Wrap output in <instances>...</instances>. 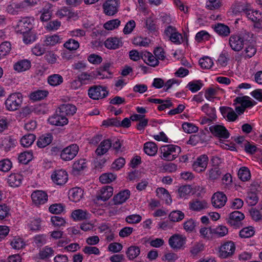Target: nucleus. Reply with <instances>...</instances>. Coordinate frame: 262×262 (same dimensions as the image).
Wrapping results in <instances>:
<instances>
[{
	"instance_id": "nucleus-1",
	"label": "nucleus",
	"mask_w": 262,
	"mask_h": 262,
	"mask_svg": "<svg viewBox=\"0 0 262 262\" xmlns=\"http://www.w3.org/2000/svg\"><path fill=\"white\" fill-rule=\"evenodd\" d=\"M23 99V95L20 93L10 94L4 103L6 109L12 112L18 110L21 106Z\"/></svg>"
},
{
	"instance_id": "nucleus-2",
	"label": "nucleus",
	"mask_w": 262,
	"mask_h": 262,
	"mask_svg": "<svg viewBox=\"0 0 262 262\" xmlns=\"http://www.w3.org/2000/svg\"><path fill=\"white\" fill-rule=\"evenodd\" d=\"M161 157L167 161L174 160L181 152V148L176 145L168 144L162 146L160 148Z\"/></svg>"
},
{
	"instance_id": "nucleus-3",
	"label": "nucleus",
	"mask_w": 262,
	"mask_h": 262,
	"mask_svg": "<svg viewBox=\"0 0 262 262\" xmlns=\"http://www.w3.org/2000/svg\"><path fill=\"white\" fill-rule=\"evenodd\" d=\"M34 22L33 17H25L21 18L15 27L16 32L23 34H27L33 29Z\"/></svg>"
},
{
	"instance_id": "nucleus-4",
	"label": "nucleus",
	"mask_w": 262,
	"mask_h": 262,
	"mask_svg": "<svg viewBox=\"0 0 262 262\" xmlns=\"http://www.w3.org/2000/svg\"><path fill=\"white\" fill-rule=\"evenodd\" d=\"M88 96L93 100L102 99L108 95V91L105 86L93 85L88 90Z\"/></svg>"
},
{
	"instance_id": "nucleus-5",
	"label": "nucleus",
	"mask_w": 262,
	"mask_h": 262,
	"mask_svg": "<svg viewBox=\"0 0 262 262\" xmlns=\"http://www.w3.org/2000/svg\"><path fill=\"white\" fill-rule=\"evenodd\" d=\"M79 150V146L76 144H72L62 150L60 158L65 161L72 160L76 156Z\"/></svg>"
},
{
	"instance_id": "nucleus-6",
	"label": "nucleus",
	"mask_w": 262,
	"mask_h": 262,
	"mask_svg": "<svg viewBox=\"0 0 262 262\" xmlns=\"http://www.w3.org/2000/svg\"><path fill=\"white\" fill-rule=\"evenodd\" d=\"M235 250V246L232 241L224 243L219 248L218 255L220 258H226L231 256Z\"/></svg>"
},
{
	"instance_id": "nucleus-7",
	"label": "nucleus",
	"mask_w": 262,
	"mask_h": 262,
	"mask_svg": "<svg viewBox=\"0 0 262 262\" xmlns=\"http://www.w3.org/2000/svg\"><path fill=\"white\" fill-rule=\"evenodd\" d=\"M209 130L214 137L220 139L221 140L228 139L230 136L229 132L223 125H212L209 127Z\"/></svg>"
},
{
	"instance_id": "nucleus-8",
	"label": "nucleus",
	"mask_w": 262,
	"mask_h": 262,
	"mask_svg": "<svg viewBox=\"0 0 262 262\" xmlns=\"http://www.w3.org/2000/svg\"><path fill=\"white\" fill-rule=\"evenodd\" d=\"M119 0H107L103 5L104 13L108 16H113L117 13Z\"/></svg>"
},
{
	"instance_id": "nucleus-9",
	"label": "nucleus",
	"mask_w": 262,
	"mask_h": 262,
	"mask_svg": "<svg viewBox=\"0 0 262 262\" xmlns=\"http://www.w3.org/2000/svg\"><path fill=\"white\" fill-rule=\"evenodd\" d=\"M209 159L206 155H202L196 159L192 164V167L197 172H202L206 169Z\"/></svg>"
},
{
	"instance_id": "nucleus-10",
	"label": "nucleus",
	"mask_w": 262,
	"mask_h": 262,
	"mask_svg": "<svg viewBox=\"0 0 262 262\" xmlns=\"http://www.w3.org/2000/svg\"><path fill=\"white\" fill-rule=\"evenodd\" d=\"M227 201V197L223 192L218 191L213 194L211 198L212 206L215 208L224 207Z\"/></svg>"
},
{
	"instance_id": "nucleus-11",
	"label": "nucleus",
	"mask_w": 262,
	"mask_h": 262,
	"mask_svg": "<svg viewBox=\"0 0 262 262\" xmlns=\"http://www.w3.org/2000/svg\"><path fill=\"white\" fill-rule=\"evenodd\" d=\"M49 122L53 125L63 126L68 123V119L63 116L61 112H59L58 109L56 113L48 119Z\"/></svg>"
},
{
	"instance_id": "nucleus-12",
	"label": "nucleus",
	"mask_w": 262,
	"mask_h": 262,
	"mask_svg": "<svg viewBox=\"0 0 262 262\" xmlns=\"http://www.w3.org/2000/svg\"><path fill=\"white\" fill-rule=\"evenodd\" d=\"M245 40L241 35H232L229 38V43L231 49L235 51H241L245 45Z\"/></svg>"
},
{
	"instance_id": "nucleus-13",
	"label": "nucleus",
	"mask_w": 262,
	"mask_h": 262,
	"mask_svg": "<svg viewBox=\"0 0 262 262\" xmlns=\"http://www.w3.org/2000/svg\"><path fill=\"white\" fill-rule=\"evenodd\" d=\"M31 199L33 202L36 205H40L46 203L48 200L47 193L42 190H36L34 191L31 194Z\"/></svg>"
},
{
	"instance_id": "nucleus-14",
	"label": "nucleus",
	"mask_w": 262,
	"mask_h": 262,
	"mask_svg": "<svg viewBox=\"0 0 262 262\" xmlns=\"http://www.w3.org/2000/svg\"><path fill=\"white\" fill-rule=\"evenodd\" d=\"M53 181L57 185L64 184L68 180L67 171L63 169L55 170L51 176Z\"/></svg>"
},
{
	"instance_id": "nucleus-15",
	"label": "nucleus",
	"mask_w": 262,
	"mask_h": 262,
	"mask_svg": "<svg viewBox=\"0 0 262 262\" xmlns=\"http://www.w3.org/2000/svg\"><path fill=\"white\" fill-rule=\"evenodd\" d=\"M244 218L245 215L243 213L238 211H234L230 213L227 222L230 225L237 227L239 226L241 221Z\"/></svg>"
},
{
	"instance_id": "nucleus-16",
	"label": "nucleus",
	"mask_w": 262,
	"mask_h": 262,
	"mask_svg": "<svg viewBox=\"0 0 262 262\" xmlns=\"http://www.w3.org/2000/svg\"><path fill=\"white\" fill-rule=\"evenodd\" d=\"M223 174L222 169L219 166H212L209 168L206 173L207 179L212 182L220 179Z\"/></svg>"
},
{
	"instance_id": "nucleus-17",
	"label": "nucleus",
	"mask_w": 262,
	"mask_h": 262,
	"mask_svg": "<svg viewBox=\"0 0 262 262\" xmlns=\"http://www.w3.org/2000/svg\"><path fill=\"white\" fill-rule=\"evenodd\" d=\"M168 243L172 249H180L185 243V238L179 234H174L169 238Z\"/></svg>"
},
{
	"instance_id": "nucleus-18",
	"label": "nucleus",
	"mask_w": 262,
	"mask_h": 262,
	"mask_svg": "<svg viewBox=\"0 0 262 262\" xmlns=\"http://www.w3.org/2000/svg\"><path fill=\"white\" fill-rule=\"evenodd\" d=\"M220 111L223 117L230 122H233L238 117L236 113L234 110L228 106H221L220 108Z\"/></svg>"
},
{
	"instance_id": "nucleus-19",
	"label": "nucleus",
	"mask_w": 262,
	"mask_h": 262,
	"mask_svg": "<svg viewBox=\"0 0 262 262\" xmlns=\"http://www.w3.org/2000/svg\"><path fill=\"white\" fill-rule=\"evenodd\" d=\"M113 194V188L110 186L103 187L97 195V200L105 201L108 200Z\"/></svg>"
},
{
	"instance_id": "nucleus-20",
	"label": "nucleus",
	"mask_w": 262,
	"mask_h": 262,
	"mask_svg": "<svg viewBox=\"0 0 262 262\" xmlns=\"http://www.w3.org/2000/svg\"><path fill=\"white\" fill-rule=\"evenodd\" d=\"M189 209L194 211H201L208 207L207 202L205 201H200L195 199L191 201L189 203Z\"/></svg>"
},
{
	"instance_id": "nucleus-21",
	"label": "nucleus",
	"mask_w": 262,
	"mask_h": 262,
	"mask_svg": "<svg viewBox=\"0 0 262 262\" xmlns=\"http://www.w3.org/2000/svg\"><path fill=\"white\" fill-rule=\"evenodd\" d=\"M214 31L222 37H227L230 33V29L224 24L217 23L212 26Z\"/></svg>"
},
{
	"instance_id": "nucleus-22",
	"label": "nucleus",
	"mask_w": 262,
	"mask_h": 262,
	"mask_svg": "<svg viewBox=\"0 0 262 262\" xmlns=\"http://www.w3.org/2000/svg\"><path fill=\"white\" fill-rule=\"evenodd\" d=\"M23 176L18 173H13L10 174L7 179V183L12 187H19L22 183Z\"/></svg>"
},
{
	"instance_id": "nucleus-23",
	"label": "nucleus",
	"mask_w": 262,
	"mask_h": 262,
	"mask_svg": "<svg viewBox=\"0 0 262 262\" xmlns=\"http://www.w3.org/2000/svg\"><path fill=\"white\" fill-rule=\"evenodd\" d=\"M104 46L108 49L115 50L122 46V42L118 37H109L104 41Z\"/></svg>"
},
{
	"instance_id": "nucleus-24",
	"label": "nucleus",
	"mask_w": 262,
	"mask_h": 262,
	"mask_svg": "<svg viewBox=\"0 0 262 262\" xmlns=\"http://www.w3.org/2000/svg\"><path fill=\"white\" fill-rule=\"evenodd\" d=\"M141 58L148 65L151 67H156L159 64L158 59L150 52L145 51L142 52Z\"/></svg>"
},
{
	"instance_id": "nucleus-25",
	"label": "nucleus",
	"mask_w": 262,
	"mask_h": 262,
	"mask_svg": "<svg viewBox=\"0 0 262 262\" xmlns=\"http://www.w3.org/2000/svg\"><path fill=\"white\" fill-rule=\"evenodd\" d=\"M112 146L110 139H105L101 142L96 150V154L98 156H102L106 154Z\"/></svg>"
},
{
	"instance_id": "nucleus-26",
	"label": "nucleus",
	"mask_w": 262,
	"mask_h": 262,
	"mask_svg": "<svg viewBox=\"0 0 262 262\" xmlns=\"http://www.w3.org/2000/svg\"><path fill=\"white\" fill-rule=\"evenodd\" d=\"M58 109L59 112H61L66 117L67 116L73 115L77 110L74 105L69 103L63 104L60 105Z\"/></svg>"
},
{
	"instance_id": "nucleus-27",
	"label": "nucleus",
	"mask_w": 262,
	"mask_h": 262,
	"mask_svg": "<svg viewBox=\"0 0 262 262\" xmlns=\"http://www.w3.org/2000/svg\"><path fill=\"white\" fill-rule=\"evenodd\" d=\"M130 196V191L124 190L119 192L113 198V202L115 205L122 204L124 203Z\"/></svg>"
},
{
	"instance_id": "nucleus-28",
	"label": "nucleus",
	"mask_w": 262,
	"mask_h": 262,
	"mask_svg": "<svg viewBox=\"0 0 262 262\" xmlns=\"http://www.w3.org/2000/svg\"><path fill=\"white\" fill-rule=\"evenodd\" d=\"M31 67V62L28 59H22L18 61L13 65V69L18 72L29 70Z\"/></svg>"
},
{
	"instance_id": "nucleus-29",
	"label": "nucleus",
	"mask_w": 262,
	"mask_h": 262,
	"mask_svg": "<svg viewBox=\"0 0 262 262\" xmlns=\"http://www.w3.org/2000/svg\"><path fill=\"white\" fill-rule=\"evenodd\" d=\"M69 198L74 202L79 201L83 194V190L79 187H75L71 189L69 191Z\"/></svg>"
},
{
	"instance_id": "nucleus-30",
	"label": "nucleus",
	"mask_w": 262,
	"mask_h": 262,
	"mask_svg": "<svg viewBox=\"0 0 262 262\" xmlns=\"http://www.w3.org/2000/svg\"><path fill=\"white\" fill-rule=\"evenodd\" d=\"M47 82L52 86H57L63 83V78L61 75L58 74H53L48 77Z\"/></svg>"
},
{
	"instance_id": "nucleus-31",
	"label": "nucleus",
	"mask_w": 262,
	"mask_h": 262,
	"mask_svg": "<svg viewBox=\"0 0 262 262\" xmlns=\"http://www.w3.org/2000/svg\"><path fill=\"white\" fill-rule=\"evenodd\" d=\"M24 8L23 7L21 2H12L9 4L7 8L6 11L10 14L15 15L17 14L19 12L23 11Z\"/></svg>"
},
{
	"instance_id": "nucleus-32",
	"label": "nucleus",
	"mask_w": 262,
	"mask_h": 262,
	"mask_svg": "<svg viewBox=\"0 0 262 262\" xmlns=\"http://www.w3.org/2000/svg\"><path fill=\"white\" fill-rule=\"evenodd\" d=\"M234 101L241 104L245 108L251 107L255 105L256 102L252 100L249 96L237 97L235 98Z\"/></svg>"
},
{
	"instance_id": "nucleus-33",
	"label": "nucleus",
	"mask_w": 262,
	"mask_h": 262,
	"mask_svg": "<svg viewBox=\"0 0 262 262\" xmlns=\"http://www.w3.org/2000/svg\"><path fill=\"white\" fill-rule=\"evenodd\" d=\"M16 140L12 136L5 137L2 141V146L5 150L9 151L16 146Z\"/></svg>"
},
{
	"instance_id": "nucleus-34",
	"label": "nucleus",
	"mask_w": 262,
	"mask_h": 262,
	"mask_svg": "<svg viewBox=\"0 0 262 262\" xmlns=\"http://www.w3.org/2000/svg\"><path fill=\"white\" fill-rule=\"evenodd\" d=\"M53 140L51 134H47L40 136L37 141V145L39 148H44L49 145Z\"/></svg>"
},
{
	"instance_id": "nucleus-35",
	"label": "nucleus",
	"mask_w": 262,
	"mask_h": 262,
	"mask_svg": "<svg viewBox=\"0 0 262 262\" xmlns=\"http://www.w3.org/2000/svg\"><path fill=\"white\" fill-rule=\"evenodd\" d=\"M244 13L247 17L253 22L259 20L261 18V14L257 10L246 8L244 9Z\"/></svg>"
},
{
	"instance_id": "nucleus-36",
	"label": "nucleus",
	"mask_w": 262,
	"mask_h": 262,
	"mask_svg": "<svg viewBox=\"0 0 262 262\" xmlns=\"http://www.w3.org/2000/svg\"><path fill=\"white\" fill-rule=\"evenodd\" d=\"M89 214L85 210L77 209L73 211L71 216L75 221H80L89 218Z\"/></svg>"
},
{
	"instance_id": "nucleus-37",
	"label": "nucleus",
	"mask_w": 262,
	"mask_h": 262,
	"mask_svg": "<svg viewBox=\"0 0 262 262\" xmlns=\"http://www.w3.org/2000/svg\"><path fill=\"white\" fill-rule=\"evenodd\" d=\"M204 84L201 80H194L188 82L186 86L192 93H195L200 90Z\"/></svg>"
},
{
	"instance_id": "nucleus-38",
	"label": "nucleus",
	"mask_w": 262,
	"mask_h": 262,
	"mask_svg": "<svg viewBox=\"0 0 262 262\" xmlns=\"http://www.w3.org/2000/svg\"><path fill=\"white\" fill-rule=\"evenodd\" d=\"M49 95L47 90H38L30 94V98L34 101H38L43 99Z\"/></svg>"
},
{
	"instance_id": "nucleus-39",
	"label": "nucleus",
	"mask_w": 262,
	"mask_h": 262,
	"mask_svg": "<svg viewBox=\"0 0 262 262\" xmlns=\"http://www.w3.org/2000/svg\"><path fill=\"white\" fill-rule=\"evenodd\" d=\"M36 136L33 134L24 135L20 139V144L24 147H30L34 142Z\"/></svg>"
},
{
	"instance_id": "nucleus-40",
	"label": "nucleus",
	"mask_w": 262,
	"mask_h": 262,
	"mask_svg": "<svg viewBox=\"0 0 262 262\" xmlns=\"http://www.w3.org/2000/svg\"><path fill=\"white\" fill-rule=\"evenodd\" d=\"M144 152L150 156H155L158 150L156 144L152 142H147L144 145Z\"/></svg>"
},
{
	"instance_id": "nucleus-41",
	"label": "nucleus",
	"mask_w": 262,
	"mask_h": 262,
	"mask_svg": "<svg viewBox=\"0 0 262 262\" xmlns=\"http://www.w3.org/2000/svg\"><path fill=\"white\" fill-rule=\"evenodd\" d=\"M191 188L189 185H183L177 190V197L179 199H186L191 193Z\"/></svg>"
},
{
	"instance_id": "nucleus-42",
	"label": "nucleus",
	"mask_w": 262,
	"mask_h": 262,
	"mask_svg": "<svg viewBox=\"0 0 262 262\" xmlns=\"http://www.w3.org/2000/svg\"><path fill=\"white\" fill-rule=\"evenodd\" d=\"M10 245L12 248L19 250L25 247V243L22 238L19 236H14L10 242Z\"/></svg>"
},
{
	"instance_id": "nucleus-43",
	"label": "nucleus",
	"mask_w": 262,
	"mask_h": 262,
	"mask_svg": "<svg viewBox=\"0 0 262 262\" xmlns=\"http://www.w3.org/2000/svg\"><path fill=\"white\" fill-rule=\"evenodd\" d=\"M11 49V45L9 41H4L0 45V59L7 55Z\"/></svg>"
},
{
	"instance_id": "nucleus-44",
	"label": "nucleus",
	"mask_w": 262,
	"mask_h": 262,
	"mask_svg": "<svg viewBox=\"0 0 262 262\" xmlns=\"http://www.w3.org/2000/svg\"><path fill=\"white\" fill-rule=\"evenodd\" d=\"M150 42V39L147 37L137 36L133 39V43L140 47H147Z\"/></svg>"
},
{
	"instance_id": "nucleus-45",
	"label": "nucleus",
	"mask_w": 262,
	"mask_h": 262,
	"mask_svg": "<svg viewBox=\"0 0 262 262\" xmlns=\"http://www.w3.org/2000/svg\"><path fill=\"white\" fill-rule=\"evenodd\" d=\"M10 215V207L5 203L0 204V221L8 217Z\"/></svg>"
},
{
	"instance_id": "nucleus-46",
	"label": "nucleus",
	"mask_w": 262,
	"mask_h": 262,
	"mask_svg": "<svg viewBox=\"0 0 262 262\" xmlns=\"http://www.w3.org/2000/svg\"><path fill=\"white\" fill-rule=\"evenodd\" d=\"M245 49L243 51L244 55L245 57L250 58L253 57L256 53V49L255 47L251 43H247Z\"/></svg>"
},
{
	"instance_id": "nucleus-47",
	"label": "nucleus",
	"mask_w": 262,
	"mask_h": 262,
	"mask_svg": "<svg viewBox=\"0 0 262 262\" xmlns=\"http://www.w3.org/2000/svg\"><path fill=\"white\" fill-rule=\"evenodd\" d=\"M33 158V152L32 150L26 151L18 156V160L20 163L27 164Z\"/></svg>"
},
{
	"instance_id": "nucleus-48",
	"label": "nucleus",
	"mask_w": 262,
	"mask_h": 262,
	"mask_svg": "<svg viewBox=\"0 0 262 262\" xmlns=\"http://www.w3.org/2000/svg\"><path fill=\"white\" fill-rule=\"evenodd\" d=\"M238 177L243 181H248L251 178L249 169L246 167H242L238 170Z\"/></svg>"
},
{
	"instance_id": "nucleus-49",
	"label": "nucleus",
	"mask_w": 262,
	"mask_h": 262,
	"mask_svg": "<svg viewBox=\"0 0 262 262\" xmlns=\"http://www.w3.org/2000/svg\"><path fill=\"white\" fill-rule=\"evenodd\" d=\"M140 248L138 246H130L129 247L126 253L129 259H133L137 257L140 254Z\"/></svg>"
},
{
	"instance_id": "nucleus-50",
	"label": "nucleus",
	"mask_w": 262,
	"mask_h": 262,
	"mask_svg": "<svg viewBox=\"0 0 262 262\" xmlns=\"http://www.w3.org/2000/svg\"><path fill=\"white\" fill-rule=\"evenodd\" d=\"M184 214L181 211L176 210L172 211L169 215L170 220L173 222H180L184 218Z\"/></svg>"
},
{
	"instance_id": "nucleus-51",
	"label": "nucleus",
	"mask_w": 262,
	"mask_h": 262,
	"mask_svg": "<svg viewBox=\"0 0 262 262\" xmlns=\"http://www.w3.org/2000/svg\"><path fill=\"white\" fill-rule=\"evenodd\" d=\"M61 39V38L58 35L47 36L45 40V43L47 46H53L60 43Z\"/></svg>"
},
{
	"instance_id": "nucleus-52",
	"label": "nucleus",
	"mask_w": 262,
	"mask_h": 262,
	"mask_svg": "<svg viewBox=\"0 0 262 262\" xmlns=\"http://www.w3.org/2000/svg\"><path fill=\"white\" fill-rule=\"evenodd\" d=\"M63 46L70 51H75L79 47V43L75 39L70 38L64 43Z\"/></svg>"
},
{
	"instance_id": "nucleus-53",
	"label": "nucleus",
	"mask_w": 262,
	"mask_h": 262,
	"mask_svg": "<svg viewBox=\"0 0 262 262\" xmlns=\"http://www.w3.org/2000/svg\"><path fill=\"white\" fill-rule=\"evenodd\" d=\"M54 251L52 248L46 246L40 251L39 253V256L41 259H44L53 256L54 255Z\"/></svg>"
},
{
	"instance_id": "nucleus-54",
	"label": "nucleus",
	"mask_w": 262,
	"mask_h": 262,
	"mask_svg": "<svg viewBox=\"0 0 262 262\" xmlns=\"http://www.w3.org/2000/svg\"><path fill=\"white\" fill-rule=\"evenodd\" d=\"M120 23L118 19H114L106 22L103 27L106 30H113L117 28L120 26Z\"/></svg>"
},
{
	"instance_id": "nucleus-55",
	"label": "nucleus",
	"mask_w": 262,
	"mask_h": 262,
	"mask_svg": "<svg viewBox=\"0 0 262 262\" xmlns=\"http://www.w3.org/2000/svg\"><path fill=\"white\" fill-rule=\"evenodd\" d=\"M116 176L112 173H105L99 177L100 182L102 183H110L115 180Z\"/></svg>"
},
{
	"instance_id": "nucleus-56",
	"label": "nucleus",
	"mask_w": 262,
	"mask_h": 262,
	"mask_svg": "<svg viewBox=\"0 0 262 262\" xmlns=\"http://www.w3.org/2000/svg\"><path fill=\"white\" fill-rule=\"evenodd\" d=\"M87 167L85 159L76 161L73 165V169L75 171H80Z\"/></svg>"
},
{
	"instance_id": "nucleus-57",
	"label": "nucleus",
	"mask_w": 262,
	"mask_h": 262,
	"mask_svg": "<svg viewBox=\"0 0 262 262\" xmlns=\"http://www.w3.org/2000/svg\"><path fill=\"white\" fill-rule=\"evenodd\" d=\"M12 167L11 161L8 159H5L0 161V171L3 172L9 171Z\"/></svg>"
},
{
	"instance_id": "nucleus-58",
	"label": "nucleus",
	"mask_w": 262,
	"mask_h": 262,
	"mask_svg": "<svg viewBox=\"0 0 262 262\" xmlns=\"http://www.w3.org/2000/svg\"><path fill=\"white\" fill-rule=\"evenodd\" d=\"M182 127L183 130L188 134L196 133L198 131V127L193 123L184 122Z\"/></svg>"
},
{
	"instance_id": "nucleus-59",
	"label": "nucleus",
	"mask_w": 262,
	"mask_h": 262,
	"mask_svg": "<svg viewBox=\"0 0 262 262\" xmlns=\"http://www.w3.org/2000/svg\"><path fill=\"white\" fill-rule=\"evenodd\" d=\"M199 64L203 69H210L212 67L213 62L211 58L206 56L199 60Z\"/></svg>"
},
{
	"instance_id": "nucleus-60",
	"label": "nucleus",
	"mask_w": 262,
	"mask_h": 262,
	"mask_svg": "<svg viewBox=\"0 0 262 262\" xmlns=\"http://www.w3.org/2000/svg\"><path fill=\"white\" fill-rule=\"evenodd\" d=\"M222 6L220 0H207L206 7L208 10H215L219 9Z\"/></svg>"
},
{
	"instance_id": "nucleus-61",
	"label": "nucleus",
	"mask_w": 262,
	"mask_h": 262,
	"mask_svg": "<svg viewBox=\"0 0 262 262\" xmlns=\"http://www.w3.org/2000/svg\"><path fill=\"white\" fill-rule=\"evenodd\" d=\"M254 234V231L252 227H248L243 228L239 232V236L242 238H249Z\"/></svg>"
},
{
	"instance_id": "nucleus-62",
	"label": "nucleus",
	"mask_w": 262,
	"mask_h": 262,
	"mask_svg": "<svg viewBox=\"0 0 262 262\" xmlns=\"http://www.w3.org/2000/svg\"><path fill=\"white\" fill-rule=\"evenodd\" d=\"M64 206L62 204H54L51 205L49 210L50 212L53 214H59L63 211Z\"/></svg>"
},
{
	"instance_id": "nucleus-63",
	"label": "nucleus",
	"mask_w": 262,
	"mask_h": 262,
	"mask_svg": "<svg viewBox=\"0 0 262 262\" xmlns=\"http://www.w3.org/2000/svg\"><path fill=\"white\" fill-rule=\"evenodd\" d=\"M228 230L226 227L220 226L213 229V233L218 237H223L228 233Z\"/></svg>"
},
{
	"instance_id": "nucleus-64",
	"label": "nucleus",
	"mask_w": 262,
	"mask_h": 262,
	"mask_svg": "<svg viewBox=\"0 0 262 262\" xmlns=\"http://www.w3.org/2000/svg\"><path fill=\"white\" fill-rule=\"evenodd\" d=\"M209 38L210 35L207 31L204 30L198 32L195 37V40L199 42L204 40H208Z\"/></svg>"
}]
</instances>
